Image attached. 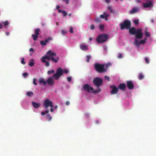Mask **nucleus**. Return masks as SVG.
<instances>
[{
    "label": "nucleus",
    "mask_w": 156,
    "mask_h": 156,
    "mask_svg": "<svg viewBox=\"0 0 156 156\" xmlns=\"http://www.w3.org/2000/svg\"><path fill=\"white\" fill-rule=\"evenodd\" d=\"M46 59L51 60L53 62L56 63H57L59 59V57L56 55L55 53L53 52L51 50H49L46 53V55L41 57V61L45 63V66H50V63L48 61L46 60Z\"/></svg>",
    "instance_id": "1"
},
{
    "label": "nucleus",
    "mask_w": 156,
    "mask_h": 156,
    "mask_svg": "<svg viewBox=\"0 0 156 156\" xmlns=\"http://www.w3.org/2000/svg\"><path fill=\"white\" fill-rule=\"evenodd\" d=\"M105 65L96 63L94 65V68L96 71L98 73H103L107 71L106 69L104 68Z\"/></svg>",
    "instance_id": "2"
},
{
    "label": "nucleus",
    "mask_w": 156,
    "mask_h": 156,
    "mask_svg": "<svg viewBox=\"0 0 156 156\" xmlns=\"http://www.w3.org/2000/svg\"><path fill=\"white\" fill-rule=\"evenodd\" d=\"M108 38L109 37L107 34H101L98 35L96 41L98 43H101L106 41Z\"/></svg>",
    "instance_id": "3"
},
{
    "label": "nucleus",
    "mask_w": 156,
    "mask_h": 156,
    "mask_svg": "<svg viewBox=\"0 0 156 156\" xmlns=\"http://www.w3.org/2000/svg\"><path fill=\"white\" fill-rule=\"evenodd\" d=\"M120 28L122 30L124 29H128L131 27V22L130 21L125 20L123 23H121L120 24Z\"/></svg>",
    "instance_id": "4"
},
{
    "label": "nucleus",
    "mask_w": 156,
    "mask_h": 156,
    "mask_svg": "<svg viewBox=\"0 0 156 156\" xmlns=\"http://www.w3.org/2000/svg\"><path fill=\"white\" fill-rule=\"evenodd\" d=\"M103 82L102 79L99 77H96L93 80V83L97 88H98L100 86L102 85Z\"/></svg>",
    "instance_id": "5"
},
{
    "label": "nucleus",
    "mask_w": 156,
    "mask_h": 156,
    "mask_svg": "<svg viewBox=\"0 0 156 156\" xmlns=\"http://www.w3.org/2000/svg\"><path fill=\"white\" fill-rule=\"evenodd\" d=\"M63 70L61 68H58L56 70V72L53 75V77L56 80H58L63 75Z\"/></svg>",
    "instance_id": "6"
},
{
    "label": "nucleus",
    "mask_w": 156,
    "mask_h": 156,
    "mask_svg": "<svg viewBox=\"0 0 156 156\" xmlns=\"http://www.w3.org/2000/svg\"><path fill=\"white\" fill-rule=\"evenodd\" d=\"M49 106L50 107H53L52 102L50 101L48 99L45 100L44 101V107L45 108H47Z\"/></svg>",
    "instance_id": "7"
},
{
    "label": "nucleus",
    "mask_w": 156,
    "mask_h": 156,
    "mask_svg": "<svg viewBox=\"0 0 156 156\" xmlns=\"http://www.w3.org/2000/svg\"><path fill=\"white\" fill-rule=\"evenodd\" d=\"M135 34V37L136 38L139 39H142L143 36L142 29L141 28L138 29Z\"/></svg>",
    "instance_id": "8"
},
{
    "label": "nucleus",
    "mask_w": 156,
    "mask_h": 156,
    "mask_svg": "<svg viewBox=\"0 0 156 156\" xmlns=\"http://www.w3.org/2000/svg\"><path fill=\"white\" fill-rule=\"evenodd\" d=\"M112 90L110 92L111 94H117L119 91L118 88L115 85H111L110 87Z\"/></svg>",
    "instance_id": "9"
},
{
    "label": "nucleus",
    "mask_w": 156,
    "mask_h": 156,
    "mask_svg": "<svg viewBox=\"0 0 156 156\" xmlns=\"http://www.w3.org/2000/svg\"><path fill=\"white\" fill-rule=\"evenodd\" d=\"M83 89L85 91H87L88 93H90V90L93 91L94 89L91 87L88 84H86L84 85L83 87Z\"/></svg>",
    "instance_id": "10"
},
{
    "label": "nucleus",
    "mask_w": 156,
    "mask_h": 156,
    "mask_svg": "<svg viewBox=\"0 0 156 156\" xmlns=\"http://www.w3.org/2000/svg\"><path fill=\"white\" fill-rule=\"evenodd\" d=\"M147 40V38H145L144 40H140L139 41L137 39H135V41L134 42V44L137 46H139L141 44H144Z\"/></svg>",
    "instance_id": "11"
},
{
    "label": "nucleus",
    "mask_w": 156,
    "mask_h": 156,
    "mask_svg": "<svg viewBox=\"0 0 156 156\" xmlns=\"http://www.w3.org/2000/svg\"><path fill=\"white\" fill-rule=\"evenodd\" d=\"M152 2V1H149L148 2L144 3H143V6L145 8L153 7V4Z\"/></svg>",
    "instance_id": "12"
},
{
    "label": "nucleus",
    "mask_w": 156,
    "mask_h": 156,
    "mask_svg": "<svg viewBox=\"0 0 156 156\" xmlns=\"http://www.w3.org/2000/svg\"><path fill=\"white\" fill-rule=\"evenodd\" d=\"M126 83L127 87L129 90H132L134 88V86L132 81H127Z\"/></svg>",
    "instance_id": "13"
},
{
    "label": "nucleus",
    "mask_w": 156,
    "mask_h": 156,
    "mask_svg": "<svg viewBox=\"0 0 156 156\" xmlns=\"http://www.w3.org/2000/svg\"><path fill=\"white\" fill-rule=\"evenodd\" d=\"M118 88L122 91H125L126 89V84L124 83H120L118 86Z\"/></svg>",
    "instance_id": "14"
},
{
    "label": "nucleus",
    "mask_w": 156,
    "mask_h": 156,
    "mask_svg": "<svg viewBox=\"0 0 156 156\" xmlns=\"http://www.w3.org/2000/svg\"><path fill=\"white\" fill-rule=\"evenodd\" d=\"M129 29V32L132 35H135L136 33L137 30L134 27L130 28Z\"/></svg>",
    "instance_id": "15"
},
{
    "label": "nucleus",
    "mask_w": 156,
    "mask_h": 156,
    "mask_svg": "<svg viewBox=\"0 0 156 156\" xmlns=\"http://www.w3.org/2000/svg\"><path fill=\"white\" fill-rule=\"evenodd\" d=\"M48 84L49 85H54L55 83L54 82L52 77H49L47 81Z\"/></svg>",
    "instance_id": "16"
},
{
    "label": "nucleus",
    "mask_w": 156,
    "mask_h": 156,
    "mask_svg": "<svg viewBox=\"0 0 156 156\" xmlns=\"http://www.w3.org/2000/svg\"><path fill=\"white\" fill-rule=\"evenodd\" d=\"M104 14L101 15L100 16L101 18L102 19H105V20L106 21L108 20V17L109 16V15L104 12L103 13Z\"/></svg>",
    "instance_id": "17"
},
{
    "label": "nucleus",
    "mask_w": 156,
    "mask_h": 156,
    "mask_svg": "<svg viewBox=\"0 0 156 156\" xmlns=\"http://www.w3.org/2000/svg\"><path fill=\"white\" fill-rule=\"evenodd\" d=\"M139 10V8L137 7H134L133 9L130 11L129 12L130 14H133L137 12Z\"/></svg>",
    "instance_id": "18"
},
{
    "label": "nucleus",
    "mask_w": 156,
    "mask_h": 156,
    "mask_svg": "<svg viewBox=\"0 0 156 156\" xmlns=\"http://www.w3.org/2000/svg\"><path fill=\"white\" fill-rule=\"evenodd\" d=\"M80 48L83 51L88 50L89 49L88 46L84 44L80 45Z\"/></svg>",
    "instance_id": "19"
},
{
    "label": "nucleus",
    "mask_w": 156,
    "mask_h": 156,
    "mask_svg": "<svg viewBox=\"0 0 156 156\" xmlns=\"http://www.w3.org/2000/svg\"><path fill=\"white\" fill-rule=\"evenodd\" d=\"M32 104L33 107L36 108H39L41 106V104L39 103H37L34 101L32 102Z\"/></svg>",
    "instance_id": "20"
},
{
    "label": "nucleus",
    "mask_w": 156,
    "mask_h": 156,
    "mask_svg": "<svg viewBox=\"0 0 156 156\" xmlns=\"http://www.w3.org/2000/svg\"><path fill=\"white\" fill-rule=\"evenodd\" d=\"M148 29L147 28H145V35L146 37H150L151 36L150 33L147 31Z\"/></svg>",
    "instance_id": "21"
},
{
    "label": "nucleus",
    "mask_w": 156,
    "mask_h": 156,
    "mask_svg": "<svg viewBox=\"0 0 156 156\" xmlns=\"http://www.w3.org/2000/svg\"><path fill=\"white\" fill-rule=\"evenodd\" d=\"M1 24H2V25H3L5 27H6L8 25L9 23L8 21L6 20L5 22H2V23Z\"/></svg>",
    "instance_id": "22"
},
{
    "label": "nucleus",
    "mask_w": 156,
    "mask_h": 156,
    "mask_svg": "<svg viewBox=\"0 0 156 156\" xmlns=\"http://www.w3.org/2000/svg\"><path fill=\"white\" fill-rule=\"evenodd\" d=\"M34 94L33 93L32 91H28L26 93V95L28 97H32Z\"/></svg>",
    "instance_id": "23"
},
{
    "label": "nucleus",
    "mask_w": 156,
    "mask_h": 156,
    "mask_svg": "<svg viewBox=\"0 0 156 156\" xmlns=\"http://www.w3.org/2000/svg\"><path fill=\"white\" fill-rule=\"evenodd\" d=\"M39 82L40 83H43L44 85L46 84V82L43 79H42L39 80Z\"/></svg>",
    "instance_id": "24"
},
{
    "label": "nucleus",
    "mask_w": 156,
    "mask_h": 156,
    "mask_svg": "<svg viewBox=\"0 0 156 156\" xmlns=\"http://www.w3.org/2000/svg\"><path fill=\"white\" fill-rule=\"evenodd\" d=\"M98 89L97 90H94L93 91V93H94V94H96L97 93H99L100 92H101V89L100 88H98Z\"/></svg>",
    "instance_id": "25"
},
{
    "label": "nucleus",
    "mask_w": 156,
    "mask_h": 156,
    "mask_svg": "<svg viewBox=\"0 0 156 156\" xmlns=\"http://www.w3.org/2000/svg\"><path fill=\"white\" fill-rule=\"evenodd\" d=\"M32 37H33V40L35 41L37 40V38L38 37V36L36 34H32Z\"/></svg>",
    "instance_id": "26"
},
{
    "label": "nucleus",
    "mask_w": 156,
    "mask_h": 156,
    "mask_svg": "<svg viewBox=\"0 0 156 156\" xmlns=\"http://www.w3.org/2000/svg\"><path fill=\"white\" fill-rule=\"evenodd\" d=\"M40 29L38 28L36 29H35L34 31L35 34L37 35H39V32L40 31Z\"/></svg>",
    "instance_id": "27"
},
{
    "label": "nucleus",
    "mask_w": 156,
    "mask_h": 156,
    "mask_svg": "<svg viewBox=\"0 0 156 156\" xmlns=\"http://www.w3.org/2000/svg\"><path fill=\"white\" fill-rule=\"evenodd\" d=\"M108 9L111 12H113L114 13L115 12V10L112 9L111 7H108Z\"/></svg>",
    "instance_id": "28"
},
{
    "label": "nucleus",
    "mask_w": 156,
    "mask_h": 156,
    "mask_svg": "<svg viewBox=\"0 0 156 156\" xmlns=\"http://www.w3.org/2000/svg\"><path fill=\"white\" fill-rule=\"evenodd\" d=\"M47 119H48V121H50L52 119V118L51 116H50V114H48L47 115Z\"/></svg>",
    "instance_id": "29"
},
{
    "label": "nucleus",
    "mask_w": 156,
    "mask_h": 156,
    "mask_svg": "<svg viewBox=\"0 0 156 156\" xmlns=\"http://www.w3.org/2000/svg\"><path fill=\"white\" fill-rule=\"evenodd\" d=\"M87 57V62H89L90 61V59L91 58V56L90 55H87L86 57Z\"/></svg>",
    "instance_id": "30"
},
{
    "label": "nucleus",
    "mask_w": 156,
    "mask_h": 156,
    "mask_svg": "<svg viewBox=\"0 0 156 156\" xmlns=\"http://www.w3.org/2000/svg\"><path fill=\"white\" fill-rule=\"evenodd\" d=\"M52 39V38L51 37H49L48 39H45L44 41H45V43L47 44V43H48L49 40H51Z\"/></svg>",
    "instance_id": "31"
},
{
    "label": "nucleus",
    "mask_w": 156,
    "mask_h": 156,
    "mask_svg": "<svg viewBox=\"0 0 156 156\" xmlns=\"http://www.w3.org/2000/svg\"><path fill=\"white\" fill-rule=\"evenodd\" d=\"M144 77V76L143 75L142 73H140L139 75V79L141 80L143 79Z\"/></svg>",
    "instance_id": "32"
},
{
    "label": "nucleus",
    "mask_w": 156,
    "mask_h": 156,
    "mask_svg": "<svg viewBox=\"0 0 156 156\" xmlns=\"http://www.w3.org/2000/svg\"><path fill=\"white\" fill-rule=\"evenodd\" d=\"M67 32V30H62L61 31V32L62 34L63 35H64L65 34H66Z\"/></svg>",
    "instance_id": "33"
},
{
    "label": "nucleus",
    "mask_w": 156,
    "mask_h": 156,
    "mask_svg": "<svg viewBox=\"0 0 156 156\" xmlns=\"http://www.w3.org/2000/svg\"><path fill=\"white\" fill-rule=\"evenodd\" d=\"M95 21L98 23H99L101 22V20L99 18H96L95 20Z\"/></svg>",
    "instance_id": "34"
},
{
    "label": "nucleus",
    "mask_w": 156,
    "mask_h": 156,
    "mask_svg": "<svg viewBox=\"0 0 156 156\" xmlns=\"http://www.w3.org/2000/svg\"><path fill=\"white\" fill-rule=\"evenodd\" d=\"M40 44L41 45L43 46H45L47 44L45 43V41H41Z\"/></svg>",
    "instance_id": "35"
},
{
    "label": "nucleus",
    "mask_w": 156,
    "mask_h": 156,
    "mask_svg": "<svg viewBox=\"0 0 156 156\" xmlns=\"http://www.w3.org/2000/svg\"><path fill=\"white\" fill-rule=\"evenodd\" d=\"M133 22L135 24L137 25L139 23V20H133Z\"/></svg>",
    "instance_id": "36"
},
{
    "label": "nucleus",
    "mask_w": 156,
    "mask_h": 156,
    "mask_svg": "<svg viewBox=\"0 0 156 156\" xmlns=\"http://www.w3.org/2000/svg\"><path fill=\"white\" fill-rule=\"evenodd\" d=\"M55 72V70L54 69H52L51 70H49L48 71V73L50 74L51 73H54Z\"/></svg>",
    "instance_id": "37"
},
{
    "label": "nucleus",
    "mask_w": 156,
    "mask_h": 156,
    "mask_svg": "<svg viewBox=\"0 0 156 156\" xmlns=\"http://www.w3.org/2000/svg\"><path fill=\"white\" fill-rule=\"evenodd\" d=\"M99 28L100 30H102L104 28V25H99Z\"/></svg>",
    "instance_id": "38"
},
{
    "label": "nucleus",
    "mask_w": 156,
    "mask_h": 156,
    "mask_svg": "<svg viewBox=\"0 0 156 156\" xmlns=\"http://www.w3.org/2000/svg\"><path fill=\"white\" fill-rule=\"evenodd\" d=\"M28 75V74L27 73H24L22 74V75L25 78H27V76Z\"/></svg>",
    "instance_id": "39"
},
{
    "label": "nucleus",
    "mask_w": 156,
    "mask_h": 156,
    "mask_svg": "<svg viewBox=\"0 0 156 156\" xmlns=\"http://www.w3.org/2000/svg\"><path fill=\"white\" fill-rule=\"evenodd\" d=\"M62 13L63 14V16H66L67 14V13L65 10H63Z\"/></svg>",
    "instance_id": "40"
},
{
    "label": "nucleus",
    "mask_w": 156,
    "mask_h": 156,
    "mask_svg": "<svg viewBox=\"0 0 156 156\" xmlns=\"http://www.w3.org/2000/svg\"><path fill=\"white\" fill-rule=\"evenodd\" d=\"M24 59L23 58H21V63L22 64L24 65L25 64V62L24 61Z\"/></svg>",
    "instance_id": "41"
},
{
    "label": "nucleus",
    "mask_w": 156,
    "mask_h": 156,
    "mask_svg": "<svg viewBox=\"0 0 156 156\" xmlns=\"http://www.w3.org/2000/svg\"><path fill=\"white\" fill-rule=\"evenodd\" d=\"M31 67H32L34 65V63L33 62H30L28 64Z\"/></svg>",
    "instance_id": "42"
},
{
    "label": "nucleus",
    "mask_w": 156,
    "mask_h": 156,
    "mask_svg": "<svg viewBox=\"0 0 156 156\" xmlns=\"http://www.w3.org/2000/svg\"><path fill=\"white\" fill-rule=\"evenodd\" d=\"M67 79L69 82H70L72 80V77L71 76L67 77Z\"/></svg>",
    "instance_id": "43"
},
{
    "label": "nucleus",
    "mask_w": 156,
    "mask_h": 156,
    "mask_svg": "<svg viewBox=\"0 0 156 156\" xmlns=\"http://www.w3.org/2000/svg\"><path fill=\"white\" fill-rule=\"evenodd\" d=\"M70 32L71 33H73V28L72 27H70L69 28Z\"/></svg>",
    "instance_id": "44"
},
{
    "label": "nucleus",
    "mask_w": 156,
    "mask_h": 156,
    "mask_svg": "<svg viewBox=\"0 0 156 156\" xmlns=\"http://www.w3.org/2000/svg\"><path fill=\"white\" fill-rule=\"evenodd\" d=\"M69 71V70L67 69H65L63 70V73L65 74H67L68 73Z\"/></svg>",
    "instance_id": "45"
},
{
    "label": "nucleus",
    "mask_w": 156,
    "mask_h": 156,
    "mask_svg": "<svg viewBox=\"0 0 156 156\" xmlns=\"http://www.w3.org/2000/svg\"><path fill=\"white\" fill-rule=\"evenodd\" d=\"M145 61L146 63L147 64H148L149 63V60H148V58L146 57L145 58Z\"/></svg>",
    "instance_id": "46"
},
{
    "label": "nucleus",
    "mask_w": 156,
    "mask_h": 156,
    "mask_svg": "<svg viewBox=\"0 0 156 156\" xmlns=\"http://www.w3.org/2000/svg\"><path fill=\"white\" fill-rule=\"evenodd\" d=\"M90 28L92 30H94L95 29V26L94 25H92L90 26Z\"/></svg>",
    "instance_id": "47"
},
{
    "label": "nucleus",
    "mask_w": 156,
    "mask_h": 156,
    "mask_svg": "<svg viewBox=\"0 0 156 156\" xmlns=\"http://www.w3.org/2000/svg\"><path fill=\"white\" fill-rule=\"evenodd\" d=\"M118 57L119 58H122V54H121V53H119V55Z\"/></svg>",
    "instance_id": "48"
},
{
    "label": "nucleus",
    "mask_w": 156,
    "mask_h": 156,
    "mask_svg": "<svg viewBox=\"0 0 156 156\" xmlns=\"http://www.w3.org/2000/svg\"><path fill=\"white\" fill-rule=\"evenodd\" d=\"M105 80H107L108 81H109L110 80L109 78V77L108 76H105Z\"/></svg>",
    "instance_id": "49"
},
{
    "label": "nucleus",
    "mask_w": 156,
    "mask_h": 156,
    "mask_svg": "<svg viewBox=\"0 0 156 156\" xmlns=\"http://www.w3.org/2000/svg\"><path fill=\"white\" fill-rule=\"evenodd\" d=\"M36 79L35 78L33 79V83L35 85H37V83L36 82Z\"/></svg>",
    "instance_id": "50"
},
{
    "label": "nucleus",
    "mask_w": 156,
    "mask_h": 156,
    "mask_svg": "<svg viewBox=\"0 0 156 156\" xmlns=\"http://www.w3.org/2000/svg\"><path fill=\"white\" fill-rule=\"evenodd\" d=\"M64 2H65L67 4L69 3V0H63Z\"/></svg>",
    "instance_id": "51"
},
{
    "label": "nucleus",
    "mask_w": 156,
    "mask_h": 156,
    "mask_svg": "<svg viewBox=\"0 0 156 156\" xmlns=\"http://www.w3.org/2000/svg\"><path fill=\"white\" fill-rule=\"evenodd\" d=\"M69 104H70L69 102L68 101H66V104L67 105H69Z\"/></svg>",
    "instance_id": "52"
},
{
    "label": "nucleus",
    "mask_w": 156,
    "mask_h": 156,
    "mask_svg": "<svg viewBox=\"0 0 156 156\" xmlns=\"http://www.w3.org/2000/svg\"><path fill=\"white\" fill-rule=\"evenodd\" d=\"M3 26L2 25V24L0 23V29H2L3 28Z\"/></svg>",
    "instance_id": "53"
},
{
    "label": "nucleus",
    "mask_w": 156,
    "mask_h": 156,
    "mask_svg": "<svg viewBox=\"0 0 156 156\" xmlns=\"http://www.w3.org/2000/svg\"><path fill=\"white\" fill-rule=\"evenodd\" d=\"M50 111L51 112H53L54 110H53V107H51V108H50Z\"/></svg>",
    "instance_id": "54"
},
{
    "label": "nucleus",
    "mask_w": 156,
    "mask_h": 156,
    "mask_svg": "<svg viewBox=\"0 0 156 156\" xmlns=\"http://www.w3.org/2000/svg\"><path fill=\"white\" fill-rule=\"evenodd\" d=\"M10 34V33L8 32H5V34L7 36H8Z\"/></svg>",
    "instance_id": "55"
},
{
    "label": "nucleus",
    "mask_w": 156,
    "mask_h": 156,
    "mask_svg": "<svg viewBox=\"0 0 156 156\" xmlns=\"http://www.w3.org/2000/svg\"><path fill=\"white\" fill-rule=\"evenodd\" d=\"M29 51H34V50L33 48H31L30 49Z\"/></svg>",
    "instance_id": "56"
},
{
    "label": "nucleus",
    "mask_w": 156,
    "mask_h": 156,
    "mask_svg": "<svg viewBox=\"0 0 156 156\" xmlns=\"http://www.w3.org/2000/svg\"><path fill=\"white\" fill-rule=\"evenodd\" d=\"M45 114V112H41V114L42 115H44Z\"/></svg>",
    "instance_id": "57"
},
{
    "label": "nucleus",
    "mask_w": 156,
    "mask_h": 156,
    "mask_svg": "<svg viewBox=\"0 0 156 156\" xmlns=\"http://www.w3.org/2000/svg\"><path fill=\"white\" fill-rule=\"evenodd\" d=\"M60 8V6L58 5H57L56 6V8L57 9H59Z\"/></svg>",
    "instance_id": "58"
},
{
    "label": "nucleus",
    "mask_w": 156,
    "mask_h": 156,
    "mask_svg": "<svg viewBox=\"0 0 156 156\" xmlns=\"http://www.w3.org/2000/svg\"><path fill=\"white\" fill-rule=\"evenodd\" d=\"M49 112V111L47 109L45 112V113H48Z\"/></svg>",
    "instance_id": "59"
},
{
    "label": "nucleus",
    "mask_w": 156,
    "mask_h": 156,
    "mask_svg": "<svg viewBox=\"0 0 156 156\" xmlns=\"http://www.w3.org/2000/svg\"><path fill=\"white\" fill-rule=\"evenodd\" d=\"M62 11H63L61 9H59L58 10V12L59 13H62Z\"/></svg>",
    "instance_id": "60"
},
{
    "label": "nucleus",
    "mask_w": 156,
    "mask_h": 156,
    "mask_svg": "<svg viewBox=\"0 0 156 156\" xmlns=\"http://www.w3.org/2000/svg\"><path fill=\"white\" fill-rule=\"evenodd\" d=\"M58 107V105H56L54 107V109H56Z\"/></svg>",
    "instance_id": "61"
},
{
    "label": "nucleus",
    "mask_w": 156,
    "mask_h": 156,
    "mask_svg": "<svg viewBox=\"0 0 156 156\" xmlns=\"http://www.w3.org/2000/svg\"><path fill=\"white\" fill-rule=\"evenodd\" d=\"M105 1L107 3H109L110 2V1L109 0H105Z\"/></svg>",
    "instance_id": "62"
},
{
    "label": "nucleus",
    "mask_w": 156,
    "mask_h": 156,
    "mask_svg": "<svg viewBox=\"0 0 156 156\" xmlns=\"http://www.w3.org/2000/svg\"><path fill=\"white\" fill-rule=\"evenodd\" d=\"M90 41H92V39L91 37H90L89 39Z\"/></svg>",
    "instance_id": "63"
},
{
    "label": "nucleus",
    "mask_w": 156,
    "mask_h": 156,
    "mask_svg": "<svg viewBox=\"0 0 156 156\" xmlns=\"http://www.w3.org/2000/svg\"><path fill=\"white\" fill-rule=\"evenodd\" d=\"M56 25H58V24H59V23H58V22H56Z\"/></svg>",
    "instance_id": "64"
}]
</instances>
